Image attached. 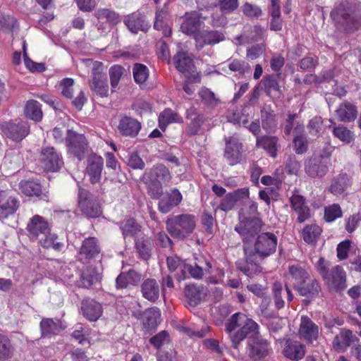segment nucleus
<instances>
[{"label": "nucleus", "mask_w": 361, "mask_h": 361, "mask_svg": "<svg viewBox=\"0 0 361 361\" xmlns=\"http://www.w3.org/2000/svg\"><path fill=\"white\" fill-rule=\"evenodd\" d=\"M262 226L259 218H253L245 222L242 221L235 230L243 237L244 243L245 262L238 263V269L248 277L261 271L257 257L264 258L275 252L277 246V237L270 232L255 235Z\"/></svg>", "instance_id": "nucleus-1"}, {"label": "nucleus", "mask_w": 361, "mask_h": 361, "mask_svg": "<svg viewBox=\"0 0 361 361\" xmlns=\"http://www.w3.org/2000/svg\"><path fill=\"white\" fill-rule=\"evenodd\" d=\"M27 231L32 238H36L39 243L45 248H53L61 250L63 244L57 242V236L50 232L48 223L43 217L35 215L27 224Z\"/></svg>", "instance_id": "nucleus-2"}, {"label": "nucleus", "mask_w": 361, "mask_h": 361, "mask_svg": "<svg viewBox=\"0 0 361 361\" xmlns=\"http://www.w3.org/2000/svg\"><path fill=\"white\" fill-rule=\"evenodd\" d=\"M337 28L353 32L361 26V11L345 4L337 6L331 13Z\"/></svg>", "instance_id": "nucleus-3"}, {"label": "nucleus", "mask_w": 361, "mask_h": 361, "mask_svg": "<svg viewBox=\"0 0 361 361\" xmlns=\"http://www.w3.org/2000/svg\"><path fill=\"white\" fill-rule=\"evenodd\" d=\"M258 324L245 314L238 312L234 314L226 324V331L229 333L240 328L235 334L231 336L233 345L237 348L238 345L250 334H256L258 332Z\"/></svg>", "instance_id": "nucleus-4"}, {"label": "nucleus", "mask_w": 361, "mask_h": 361, "mask_svg": "<svg viewBox=\"0 0 361 361\" xmlns=\"http://www.w3.org/2000/svg\"><path fill=\"white\" fill-rule=\"evenodd\" d=\"M317 269L331 290H341L346 288V274L342 267L336 265L329 271L325 259L320 258Z\"/></svg>", "instance_id": "nucleus-5"}, {"label": "nucleus", "mask_w": 361, "mask_h": 361, "mask_svg": "<svg viewBox=\"0 0 361 361\" xmlns=\"http://www.w3.org/2000/svg\"><path fill=\"white\" fill-rule=\"evenodd\" d=\"M166 224L167 231L173 238L183 239L192 233L196 220L192 215L181 214L169 218Z\"/></svg>", "instance_id": "nucleus-6"}, {"label": "nucleus", "mask_w": 361, "mask_h": 361, "mask_svg": "<svg viewBox=\"0 0 361 361\" xmlns=\"http://www.w3.org/2000/svg\"><path fill=\"white\" fill-rule=\"evenodd\" d=\"M86 63L92 64V80L90 83L91 90L100 97H107L109 95V85L105 73H104V66L102 63L92 61L90 59L86 60Z\"/></svg>", "instance_id": "nucleus-7"}, {"label": "nucleus", "mask_w": 361, "mask_h": 361, "mask_svg": "<svg viewBox=\"0 0 361 361\" xmlns=\"http://www.w3.org/2000/svg\"><path fill=\"white\" fill-rule=\"evenodd\" d=\"M0 129L6 137L17 142L23 140L30 132L27 123L18 120L2 122L0 123Z\"/></svg>", "instance_id": "nucleus-8"}, {"label": "nucleus", "mask_w": 361, "mask_h": 361, "mask_svg": "<svg viewBox=\"0 0 361 361\" xmlns=\"http://www.w3.org/2000/svg\"><path fill=\"white\" fill-rule=\"evenodd\" d=\"M39 159L47 171H56L63 164L61 155L52 147H43Z\"/></svg>", "instance_id": "nucleus-9"}, {"label": "nucleus", "mask_w": 361, "mask_h": 361, "mask_svg": "<svg viewBox=\"0 0 361 361\" xmlns=\"http://www.w3.org/2000/svg\"><path fill=\"white\" fill-rule=\"evenodd\" d=\"M298 334L301 339L308 343H312L319 337V327L307 316H302Z\"/></svg>", "instance_id": "nucleus-10"}, {"label": "nucleus", "mask_w": 361, "mask_h": 361, "mask_svg": "<svg viewBox=\"0 0 361 361\" xmlns=\"http://www.w3.org/2000/svg\"><path fill=\"white\" fill-rule=\"evenodd\" d=\"M19 207L18 200L9 191H0V220L13 215Z\"/></svg>", "instance_id": "nucleus-11"}, {"label": "nucleus", "mask_w": 361, "mask_h": 361, "mask_svg": "<svg viewBox=\"0 0 361 361\" xmlns=\"http://www.w3.org/2000/svg\"><path fill=\"white\" fill-rule=\"evenodd\" d=\"M78 205L82 213L90 218H96L102 213L97 202L89 197L88 192L85 190H79Z\"/></svg>", "instance_id": "nucleus-12"}, {"label": "nucleus", "mask_w": 361, "mask_h": 361, "mask_svg": "<svg viewBox=\"0 0 361 361\" xmlns=\"http://www.w3.org/2000/svg\"><path fill=\"white\" fill-rule=\"evenodd\" d=\"M224 157L231 166L241 161L243 159L242 145L239 142L238 138L230 137L226 139Z\"/></svg>", "instance_id": "nucleus-13"}, {"label": "nucleus", "mask_w": 361, "mask_h": 361, "mask_svg": "<svg viewBox=\"0 0 361 361\" xmlns=\"http://www.w3.org/2000/svg\"><path fill=\"white\" fill-rule=\"evenodd\" d=\"M66 145L69 153L74 154L79 160L82 159L87 143L85 136L75 132L68 130Z\"/></svg>", "instance_id": "nucleus-14"}, {"label": "nucleus", "mask_w": 361, "mask_h": 361, "mask_svg": "<svg viewBox=\"0 0 361 361\" xmlns=\"http://www.w3.org/2000/svg\"><path fill=\"white\" fill-rule=\"evenodd\" d=\"M305 169L311 177H322L328 171L327 161L322 157H312L305 161Z\"/></svg>", "instance_id": "nucleus-15"}, {"label": "nucleus", "mask_w": 361, "mask_h": 361, "mask_svg": "<svg viewBox=\"0 0 361 361\" xmlns=\"http://www.w3.org/2000/svg\"><path fill=\"white\" fill-rule=\"evenodd\" d=\"M104 160L101 156L92 154L88 157L86 172L92 183H97L102 178Z\"/></svg>", "instance_id": "nucleus-16"}, {"label": "nucleus", "mask_w": 361, "mask_h": 361, "mask_svg": "<svg viewBox=\"0 0 361 361\" xmlns=\"http://www.w3.org/2000/svg\"><path fill=\"white\" fill-rule=\"evenodd\" d=\"M204 267L197 264L190 265L185 264L182 269V274L177 276L178 280H184L188 276L199 279L202 277L204 274H210L212 272V264L207 261L204 262Z\"/></svg>", "instance_id": "nucleus-17"}, {"label": "nucleus", "mask_w": 361, "mask_h": 361, "mask_svg": "<svg viewBox=\"0 0 361 361\" xmlns=\"http://www.w3.org/2000/svg\"><path fill=\"white\" fill-rule=\"evenodd\" d=\"M141 128L140 122L130 116L121 118L118 126V129L121 135L131 137H136Z\"/></svg>", "instance_id": "nucleus-18"}, {"label": "nucleus", "mask_w": 361, "mask_h": 361, "mask_svg": "<svg viewBox=\"0 0 361 361\" xmlns=\"http://www.w3.org/2000/svg\"><path fill=\"white\" fill-rule=\"evenodd\" d=\"M124 23L129 30L135 34L139 31H147L149 27L145 16L139 12L126 16Z\"/></svg>", "instance_id": "nucleus-19"}, {"label": "nucleus", "mask_w": 361, "mask_h": 361, "mask_svg": "<svg viewBox=\"0 0 361 361\" xmlns=\"http://www.w3.org/2000/svg\"><path fill=\"white\" fill-rule=\"evenodd\" d=\"M290 206L298 214V221L304 222L310 216V208L305 204V198L298 195L293 194L290 198Z\"/></svg>", "instance_id": "nucleus-20"}, {"label": "nucleus", "mask_w": 361, "mask_h": 361, "mask_svg": "<svg viewBox=\"0 0 361 361\" xmlns=\"http://www.w3.org/2000/svg\"><path fill=\"white\" fill-rule=\"evenodd\" d=\"M295 289L300 295L312 298L319 294L320 286L317 281L310 275L307 279L302 281Z\"/></svg>", "instance_id": "nucleus-21"}, {"label": "nucleus", "mask_w": 361, "mask_h": 361, "mask_svg": "<svg viewBox=\"0 0 361 361\" xmlns=\"http://www.w3.org/2000/svg\"><path fill=\"white\" fill-rule=\"evenodd\" d=\"M181 200L182 195L177 189H174L171 192L161 196L159 202V209L162 213H167Z\"/></svg>", "instance_id": "nucleus-22"}, {"label": "nucleus", "mask_w": 361, "mask_h": 361, "mask_svg": "<svg viewBox=\"0 0 361 361\" xmlns=\"http://www.w3.org/2000/svg\"><path fill=\"white\" fill-rule=\"evenodd\" d=\"M142 296L150 302L157 301L160 295L161 288L159 283L154 279H147L141 285Z\"/></svg>", "instance_id": "nucleus-23"}, {"label": "nucleus", "mask_w": 361, "mask_h": 361, "mask_svg": "<svg viewBox=\"0 0 361 361\" xmlns=\"http://www.w3.org/2000/svg\"><path fill=\"white\" fill-rule=\"evenodd\" d=\"M305 353V347L297 341L287 340L283 349V355L287 358L298 361L301 360Z\"/></svg>", "instance_id": "nucleus-24"}, {"label": "nucleus", "mask_w": 361, "mask_h": 361, "mask_svg": "<svg viewBox=\"0 0 361 361\" xmlns=\"http://www.w3.org/2000/svg\"><path fill=\"white\" fill-rule=\"evenodd\" d=\"M174 63L177 70L184 73L186 76H192L198 74L195 71L192 59L185 52H178L174 56Z\"/></svg>", "instance_id": "nucleus-25"}, {"label": "nucleus", "mask_w": 361, "mask_h": 361, "mask_svg": "<svg viewBox=\"0 0 361 361\" xmlns=\"http://www.w3.org/2000/svg\"><path fill=\"white\" fill-rule=\"evenodd\" d=\"M169 171L163 165L159 164L155 166L150 172V177L154 181L156 192L152 193V196L158 198L161 190V183L169 178Z\"/></svg>", "instance_id": "nucleus-26"}, {"label": "nucleus", "mask_w": 361, "mask_h": 361, "mask_svg": "<svg viewBox=\"0 0 361 361\" xmlns=\"http://www.w3.org/2000/svg\"><path fill=\"white\" fill-rule=\"evenodd\" d=\"M224 39L221 33L214 31L203 30L195 35L197 46L202 48L204 44H214L223 41Z\"/></svg>", "instance_id": "nucleus-27"}, {"label": "nucleus", "mask_w": 361, "mask_h": 361, "mask_svg": "<svg viewBox=\"0 0 361 361\" xmlns=\"http://www.w3.org/2000/svg\"><path fill=\"white\" fill-rule=\"evenodd\" d=\"M83 315L90 321H97L102 314L101 305L93 300H86L82 303Z\"/></svg>", "instance_id": "nucleus-28"}, {"label": "nucleus", "mask_w": 361, "mask_h": 361, "mask_svg": "<svg viewBox=\"0 0 361 361\" xmlns=\"http://www.w3.org/2000/svg\"><path fill=\"white\" fill-rule=\"evenodd\" d=\"M310 275L308 270L299 264H294L289 267L288 281L292 283L294 288L298 286L302 281H305Z\"/></svg>", "instance_id": "nucleus-29"}, {"label": "nucleus", "mask_w": 361, "mask_h": 361, "mask_svg": "<svg viewBox=\"0 0 361 361\" xmlns=\"http://www.w3.org/2000/svg\"><path fill=\"white\" fill-rule=\"evenodd\" d=\"M200 16L197 13H192L185 18L182 23L180 29L187 35H192L195 38V35L200 32Z\"/></svg>", "instance_id": "nucleus-30"}, {"label": "nucleus", "mask_w": 361, "mask_h": 361, "mask_svg": "<svg viewBox=\"0 0 361 361\" xmlns=\"http://www.w3.org/2000/svg\"><path fill=\"white\" fill-rule=\"evenodd\" d=\"M353 341V335L348 329H342L333 341V347L338 352H343L350 345Z\"/></svg>", "instance_id": "nucleus-31"}, {"label": "nucleus", "mask_w": 361, "mask_h": 361, "mask_svg": "<svg viewBox=\"0 0 361 361\" xmlns=\"http://www.w3.org/2000/svg\"><path fill=\"white\" fill-rule=\"evenodd\" d=\"M161 312L154 307L146 310L143 314L142 324L147 331L154 329L160 321Z\"/></svg>", "instance_id": "nucleus-32"}, {"label": "nucleus", "mask_w": 361, "mask_h": 361, "mask_svg": "<svg viewBox=\"0 0 361 361\" xmlns=\"http://www.w3.org/2000/svg\"><path fill=\"white\" fill-rule=\"evenodd\" d=\"M273 295L275 306L277 309H281L284 306V300L283 297L286 294L288 301H291L293 298V295L291 293L290 288L286 286V289H283L282 284L279 282H276L273 285Z\"/></svg>", "instance_id": "nucleus-33"}, {"label": "nucleus", "mask_w": 361, "mask_h": 361, "mask_svg": "<svg viewBox=\"0 0 361 361\" xmlns=\"http://www.w3.org/2000/svg\"><path fill=\"white\" fill-rule=\"evenodd\" d=\"M141 276L134 270H129L127 273H121L116 278V287L124 288L128 286H136L140 281Z\"/></svg>", "instance_id": "nucleus-34"}, {"label": "nucleus", "mask_w": 361, "mask_h": 361, "mask_svg": "<svg viewBox=\"0 0 361 361\" xmlns=\"http://www.w3.org/2000/svg\"><path fill=\"white\" fill-rule=\"evenodd\" d=\"M42 335L43 336L50 337L60 333L63 329L59 321L54 322L51 319H44L40 323Z\"/></svg>", "instance_id": "nucleus-35"}, {"label": "nucleus", "mask_w": 361, "mask_h": 361, "mask_svg": "<svg viewBox=\"0 0 361 361\" xmlns=\"http://www.w3.org/2000/svg\"><path fill=\"white\" fill-rule=\"evenodd\" d=\"M168 20L169 15L166 9L157 11L154 27L157 30H163V34L165 37H169L171 34Z\"/></svg>", "instance_id": "nucleus-36"}, {"label": "nucleus", "mask_w": 361, "mask_h": 361, "mask_svg": "<svg viewBox=\"0 0 361 361\" xmlns=\"http://www.w3.org/2000/svg\"><path fill=\"white\" fill-rule=\"evenodd\" d=\"M336 114L340 121L349 122L355 120L357 116V110L353 104L345 102L336 110Z\"/></svg>", "instance_id": "nucleus-37"}, {"label": "nucleus", "mask_w": 361, "mask_h": 361, "mask_svg": "<svg viewBox=\"0 0 361 361\" xmlns=\"http://www.w3.org/2000/svg\"><path fill=\"white\" fill-rule=\"evenodd\" d=\"M322 233V228L317 224L307 225L302 229L301 236L308 244L315 243Z\"/></svg>", "instance_id": "nucleus-38"}, {"label": "nucleus", "mask_w": 361, "mask_h": 361, "mask_svg": "<svg viewBox=\"0 0 361 361\" xmlns=\"http://www.w3.org/2000/svg\"><path fill=\"white\" fill-rule=\"evenodd\" d=\"M250 347V355L255 359H260L265 356L269 350V344L264 340L257 339L249 343Z\"/></svg>", "instance_id": "nucleus-39"}, {"label": "nucleus", "mask_w": 361, "mask_h": 361, "mask_svg": "<svg viewBox=\"0 0 361 361\" xmlns=\"http://www.w3.org/2000/svg\"><path fill=\"white\" fill-rule=\"evenodd\" d=\"M99 279V275L92 267H87L82 271L78 286L89 288Z\"/></svg>", "instance_id": "nucleus-40"}, {"label": "nucleus", "mask_w": 361, "mask_h": 361, "mask_svg": "<svg viewBox=\"0 0 361 361\" xmlns=\"http://www.w3.org/2000/svg\"><path fill=\"white\" fill-rule=\"evenodd\" d=\"M181 121L182 118L170 109L163 111L159 116V127L162 130H164L169 123Z\"/></svg>", "instance_id": "nucleus-41"}, {"label": "nucleus", "mask_w": 361, "mask_h": 361, "mask_svg": "<svg viewBox=\"0 0 361 361\" xmlns=\"http://www.w3.org/2000/svg\"><path fill=\"white\" fill-rule=\"evenodd\" d=\"M25 114L27 118L35 121H39L42 118L40 104L35 100H30L25 107Z\"/></svg>", "instance_id": "nucleus-42"}, {"label": "nucleus", "mask_w": 361, "mask_h": 361, "mask_svg": "<svg viewBox=\"0 0 361 361\" xmlns=\"http://www.w3.org/2000/svg\"><path fill=\"white\" fill-rule=\"evenodd\" d=\"M266 93L271 96L272 92L276 93L277 95L281 94L280 85L276 79L273 75H267L263 78L260 82Z\"/></svg>", "instance_id": "nucleus-43"}, {"label": "nucleus", "mask_w": 361, "mask_h": 361, "mask_svg": "<svg viewBox=\"0 0 361 361\" xmlns=\"http://www.w3.org/2000/svg\"><path fill=\"white\" fill-rule=\"evenodd\" d=\"M120 228L124 238L134 237L140 231V226L133 219H128L122 221Z\"/></svg>", "instance_id": "nucleus-44"}, {"label": "nucleus", "mask_w": 361, "mask_h": 361, "mask_svg": "<svg viewBox=\"0 0 361 361\" xmlns=\"http://www.w3.org/2000/svg\"><path fill=\"white\" fill-rule=\"evenodd\" d=\"M99 252L97 241L94 238H87L83 241L80 254L85 255L87 258H91Z\"/></svg>", "instance_id": "nucleus-45"}, {"label": "nucleus", "mask_w": 361, "mask_h": 361, "mask_svg": "<svg viewBox=\"0 0 361 361\" xmlns=\"http://www.w3.org/2000/svg\"><path fill=\"white\" fill-rule=\"evenodd\" d=\"M276 137H262L257 139V145L262 147L273 157L276 155Z\"/></svg>", "instance_id": "nucleus-46"}, {"label": "nucleus", "mask_w": 361, "mask_h": 361, "mask_svg": "<svg viewBox=\"0 0 361 361\" xmlns=\"http://www.w3.org/2000/svg\"><path fill=\"white\" fill-rule=\"evenodd\" d=\"M20 190L27 196H39L42 192L40 185L31 180H22L20 183Z\"/></svg>", "instance_id": "nucleus-47"}, {"label": "nucleus", "mask_w": 361, "mask_h": 361, "mask_svg": "<svg viewBox=\"0 0 361 361\" xmlns=\"http://www.w3.org/2000/svg\"><path fill=\"white\" fill-rule=\"evenodd\" d=\"M23 52V60L25 67L31 72H42L45 70L44 64L42 63H36L28 57L27 51V43L23 41L22 43Z\"/></svg>", "instance_id": "nucleus-48"}, {"label": "nucleus", "mask_w": 361, "mask_h": 361, "mask_svg": "<svg viewBox=\"0 0 361 361\" xmlns=\"http://www.w3.org/2000/svg\"><path fill=\"white\" fill-rule=\"evenodd\" d=\"M333 134L344 144H350L355 139L354 133L343 126L335 127L333 130Z\"/></svg>", "instance_id": "nucleus-49"}, {"label": "nucleus", "mask_w": 361, "mask_h": 361, "mask_svg": "<svg viewBox=\"0 0 361 361\" xmlns=\"http://www.w3.org/2000/svg\"><path fill=\"white\" fill-rule=\"evenodd\" d=\"M134 80L139 85L144 84L149 77V69L141 63H135L133 68Z\"/></svg>", "instance_id": "nucleus-50"}, {"label": "nucleus", "mask_w": 361, "mask_h": 361, "mask_svg": "<svg viewBox=\"0 0 361 361\" xmlns=\"http://www.w3.org/2000/svg\"><path fill=\"white\" fill-rule=\"evenodd\" d=\"M95 16L99 20H105L111 24H116L119 21L118 14L107 8H100L97 10L95 13Z\"/></svg>", "instance_id": "nucleus-51"}, {"label": "nucleus", "mask_w": 361, "mask_h": 361, "mask_svg": "<svg viewBox=\"0 0 361 361\" xmlns=\"http://www.w3.org/2000/svg\"><path fill=\"white\" fill-rule=\"evenodd\" d=\"M11 354V343L9 339L0 334V361H4L10 357Z\"/></svg>", "instance_id": "nucleus-52"}, {"label": "nucleus", "mask_w": 361, "mask_h": 361, "mask_svg": "<svg viewBox=\"0 0 361 361\" xmlns=\"http://www.w3.org/2000/svg\"><path fill=\"white\" fill-rule=\"evenodd\" d=\"M347 185V178L345 176H341L334 181L330 186L329 190L332 194L338 195L344 192Z\"/></svg>", "instance_id": "nucleus-53"}, {"label": "nucleus", "mask_w": 361, "mask_h": 361, "mask_svg": "<svg viewBox=\"0 0 361 361\" xmlns=\"http://www.w3.org/2000/svg\"><path fill=\"white\" fill-rule=\"evenodd\" d=\"M342 216V212L338 204H334L325 208L324 218L326 221L331 222Z\"/></svg>", "instance_id": "nucleus-54"}, {"label": "nucleus", "mask_w": 361, "mask_h": 361, "mask_svg": "<svg viewBox=\"0 0 361 361\" xmlns=\"http://www.w3.org/2000/svg\"><path fill=\"white\" fill-rule=\"evenodd\" d=\"M123 68L118 65L113 66L109 69V76L112 91L118 86L121 77L123 75Z\"/></svg>", "instance_id": "nucleus-55"}, {"label": "nucleus", "mask_w": 361, "mask_h": 361, "mask_svg": "<svg viewBox=\"0 0 361 361\" xmlns=\"http://www.w3.org/2000/svg\"><path fill=\"white\" fill-rule=\"evenodd\" d=\"M322 122L321 117L316 116L311 119L308 125L309 133L314 136L320 135L323 131Z\"/></svg>", "instance_id": "nucleus-56"}, {"label": "nucleus", "mask_w": 361, "mask_h": 361, "mask_svg": "<svg viewBox=\"0 0 361 361\" xmlns=\"http://www.w3.org/2000/svg\"><path fill=\"white\" fill-rule=\"evenodd\" d=\"M169 342V336L165 331H162L150 339V343L157 348H160Z\"/></svg>", "instance_id": "nucleus-57"}, {"label": "nucleus", "mask_w": 361, "mask_h": 361, "mask_svg": "<svg viewBox=\"0 0 361 361\" xmlns=\"http://www.w3.org/2000/svg\"><path fill=\"white\" fill-rule=\"evenodd\" d=\"M264 43L252 45L247 49V57L250 60H255L259 57L265 51Z\"/></svg>", "instance_id": "nucleus-58"}, {"label": "nucleus", "mask_w": 361, "mask_h": 361, "mask_svg": "<svg viewBox=\"0 0 361 361\" xmlns=\"http://www.w3.org/2000/svg\"><path fill=\"white\" fill-rule=\"evenodd\" d=\"M243 12L244 15L251 18H258L262 14V10L259 6L249 3H245L243 6Z\"/></svg>", "instance_id": "nucleus-59"}, {"label": "nucleus", "mask_w": 361, "mask_h": 361, "mask_svg": "<svg viewBox=\"0 0 361 361\" xmlns=\"http://www.w3.org/2000/svg\"><path fill=\"white\" fill-rule=\"evenodd\" d=\"M73 80L71 78H64L60 83L61 93L67 98L73 96Z\"/></svg>", "instance_id": "nucleus-60"}, {"label": "nucleus", "mask_w": 361, "mask_h": 361, "mask_svg": "<svg viewBox=\"0 0 361 361\" xmlns=\"http://www.w3.org/2000/svg\"><path fill=\"white\" fill-rule=\"evenodd\" d=\"M128 164L134 169H143L145 168V162L137 152H133L129 154Z\"/></svg>", "instance_id": "nucleus-61"}, {"label": "nucleus", "mask_w": 361, "mask_h": 361, "mask_svg": "<svg viewBox=\"0 0 361 361\" xmlns=\"http://www.w3.org/2000/svg\"><path fill=\"white\" fill-rule=\"evenodd\" d=\"M185 262L182 261L178 256H171L167 257L168 268L171 271L180 270L182 274V269Z\"/></svg>", "instance_id": "nucleus-62"}, {"label": "nucleus", "mask_w": 361, "mask_h": 361, "mask_svg": "<svg viewBox=\"0 0 361 361\" xmlns=\"http://www.w3.org/2000/svg\"><path fill=\"white\" fill-rule=\"evenodd\" d=\"M237 201L235 194L229 193L221 200L219 208L225 212L229 211L233 209Z\"/></svg>", "instance_id": "nucleus-63"}, {"label": "nucleus", "mask_w": 361, "mask_h": 361, "mask_svg": "<svg viewBox=\"0 0 361 361\" xmlns=\"http://www.w3.org/2000/svg\"><path fill=\"white\" fill-rule=\"evenodd\" d=\"M186 295L195 303L201 299L202 293L200 287L196 285H189L185 289Z\"/></svg>", "instance_id": "nucleus-64"}]
</instances>
